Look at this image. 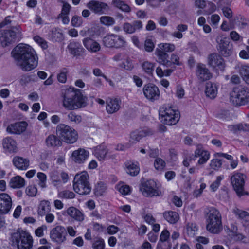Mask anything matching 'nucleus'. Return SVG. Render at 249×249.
I'll return each instance as SVG.
<instances>
[{"label": "nucleus", "instance_id": "nucleus-55", "mask_svg": "<svg viewBox=\"0 0 249 249\" xmlns=\"http://www.w3.org/2000/svg\"><path fill=\"white\" fill-rule=\"evenodd\" d=\"M92 248L94 249H104L105 242L104 240L102 238L97 239L93 243Z\"/></svg>", "mask_w": 249, "mask_h": 249}, {"label": "nucleus", "instance_id": "nucleus-41", "mask_svg": "<svg viewBox=\"0 0 249 249\" xmlns=\"http://www.w3.org/2000/svg\"><path fill=\"white\" fill-rule=\"evenodd\" d=\"M159 49L166 53H171L175 50L176 46L173 43H161L158 45Z\"/></svg>", "mask_w": 249, "mask_h": 249}, {"label": "nucleus", "instance_id": "nucleus-59", "mask_svg": "<svg viewBox=\"0 0 249 249\" xmlns=\"http://www.w3.org/2000/svg\"><path fill=\"white\" fill-rule=\"evenodd\" d=\"M37 192L36 188L33 185L28 186L26 189V193L29 196H34Z\"/></svg>", "mask_w": 249, "mask_h": 249}, {"label": "nucleus", "instance_id": "nucleus-42", "mask_svg": "<svg viewBox=\"0 0 249 249\" xmlns=\"http://www.w3.org/2000/svg\"><path fill=\"white\" fill-rule=\"evenodd\" d=\"M46 143L48 147H54L60 145V142L55 136L51 135L47 138Z\"/></svg>", "mask_w": 249, "mask_h": 249}, {"label": "nucleus", "instance_id": "nucleus-46", "mask_svg": "<svg viewBox=\"0 0 249 249\" xmlns=\"http://www.w3.org/2000/svg\"><path fill=\"white\" fill-rule=\"evenodd\" d=\"M58 196L62 199H72L75 196V194L69 190H64L58 193Z\"/></svg>", "mask_w": 249, "mask_h": 249}, {"label": "nucleus", "instance_id": "nucleus-49", "mask_svg": "<svg viewBox=\"0 0 249 249\" xmlns=\"http://www.w3.org/2000/svg\"><path fill=\"white\" fill-rule=\"evenodd\" d=\"M197 231V228L194 223H188L186 226L187 234L190 236H194Z\"/></svg>", "mask_w": 249, "mask_h": 249}, {"label": "nucleus", "instance_id": "nucleus-52", "mask_svg": "<svg viewBox=\"0 0 249 249\" xmlns=\"http://www.w3.org/2000/svg\"><path fill=\"white\" fill-rule=\"evenodd\" d=\"M223 176H219L216 177V180L210 185V188L213 192H215L218 188L221 180L223 179Z\"/></svg>", "mask_w": 249, "mask_h": 249}, {"label": "nucleus", "instance_id": "nucleus-23", "mask_svg": "<svg viewBox=\"0 0 249 249\" xmlns=\"http://www.w3.org/2000/svg\"><path fill=\"white\" fill-rule=\"evenodd\" d=\"M89 152L84 148H79L72 153V160L77 163H84L89 156Z\"/></svg>", "mask_w": 249, "mask_h": 249}, {"label": "nucleus", "instance_id": "nucleus-25", "mask_svg": "<svg viewBox=\"0 0 249 249\" xmlns=\"http://www.w3.org/2000/svg\"><path fill=\"white\" fill-rule=\"evenodd\" d=\"M106 103L107 112L108 114H113L119 110L122 102L119 98H108Z\"/></svg>", "mask_w": 249, "mask_h": 249}, {"label": "nucleus", "instance_id": "nucleus-61", "mask_svg": "<svg viewBox=\"0 0 249 249\" xmlns=\"http://www.w3.org/2000/svg\"><path fill=\"white\" fill-rule=\"evenodd\" d=\"M71 8V6L68 3L64 2L61 13L59 15H68Z\"/></svg>", "mask_w": 249, "mask_h": 249}, {"label": "nucleus", "instance_id": "nucleus-17", "mask_svg": "<svg viewBox=\"0 0 249 249\" xmlns=\"http://www.w3.org/2000/svg\"><path fill=\"white\" fill-rule=\"evenodd\" d=\"M12 200L9 195L5 193L0 194V214L9 213L12 207Z\"/></svg>", "mask_w": 249, "mask_h": 249}, {"label": "nucleus", "instance_id": "nucleus-6", "mask_svg": "<svg viewBox=\"0 0 249 249\" xmlns=\"http://www.w3.org/2000/svg\"><path fill=\"white\" fill-rule=\"evenodd\" d=\"M56 134L58 138L67 143H74L78 138L76 131L64 124H60L57 126Z\"/></svg>", "mask_w": 249, "mask_h": 249}, {"label": "nucleus", "instance_id": "nucleus-9", "mask_svg": "<svg viewBox=\"0 0 249 249\" xmlns=\"http://www.w3.org/2000/svg\"><path fill=\"white\" fill-rule=\"evenodd\" d=\"M103 43L107 47L124 49L127 46L125 38L122 36L114 34L107 35L103 38Z\"/></svg>", "mask_w": 249, "mask_h": 249}, {"label": "nucleus", "instance_id": "nucleus-63", "mask_svg": "<svg viewBox=\"0 0 249 249\" xmlns=\"http://www.w3.org/2000/svg\"><path fill=\"white\" fill-rule=\"evenodd\" d=\"M171 242H162L159 241L157 244L156 249H171Z\"/></svg>", "mask_w": 249, "mask_h": 249}, {"label": "nucleus", "instance_id": "nucleus-22", "mask_svg": "<svg viewBox=\"0 0 249 249\" xmlns=\"http://www.w3.org/2000/svg\"><path fill=\"white\" fill-rule=\"evenodd\" d=\"M142 27V23L140 20H134L131 23L125 22L123 26L124 31L129 34L141 31Z\"/></svg>", "mask_w": 249, "mask_h": 249}, {"label": "nucleus", "instance_id": "nucleus-37", "mask_svg": "<svg viewBox=\"0 0 249 249\" xmlns=\"http://www.w3.org/2000/svg\"><path fill=\"white\" fill-rule=\"evenodd\" d=\"M141 66L142 71L149 76L153 75L154 68L155 67V63L148 61H144L143 62Z\"/></svg>", "mask_w": 249, "mask_h": 249}, {"label": "nucleus", "instance_id": "nucleus-33", "mask_svg": "<svg viewBox=\"0 0 249 249\" xmlns=\"http://www.w3.org/2000/svg\"><path fill=\"white\" fill-rule=\"evenodd\" d=\"M163 215L164 219L170 224L176 223L179 219V214L174 211H165Z\"/></svg>", "mask_w": 249, "mask_h": 249}, {"label": "nucleus", "instance_id": "nucleus-48", "mask_svg": "<svg viewBox=\"0 0 249 249\" xmlns=\"http://www.w3.org/2000/svg\"><path fill=\"white\" fill-rule=\"evenodd\" d=\"M68 120L70 122H73L75 124H78L82 121V117L80 115L76 114L74 112H70L67 115Z\"/></svg>", "mask_w": 249, "mask_h": 249}, {"label": "nucleus", "instance_id": "nucleus-34", "mask_svg": "<svg viewBox=\"0 0 249 249\" xmlns=\"http://www.w3.org/2000/svg\"><path fill=\"white\" fill-rule=\"evenodd\" d=\"M25 185L24 179L19 176H16L11 178L9 186L14 189L21 188Z\"/></svg>", "mask_w": 249, "mask_h": 249}, {"label": "nucleus", "instance_id": "nucleus-24", "mask_svg": "<svg viewBox=\"0 0 249 249\" xmlns=\"http://www.w3.org/2000/svg\"><path fill=\"white\" fill-rule=\"evenodd\" d=\"M196 74L198 79L201 81L208 80L212 76L206 66L201 63L198 64L196 66Z\"/></svg>", "mask_w": 249, "mask_h": 249}, {"label": "nucleus", "instance_id": "nucleus-16", "mask_svg": "<svg viewBox=\"0 0 249 249\" xmlns=\"http://www.w3.org/2000/svg\"><path fill=\"white\" fill-rule=\"evenodd\" d=\"M87 7L95 14L99 15L106 14L109 9L107 3L94 0L88 3Z\"/></svg>", "mask_w": 249, "mask_h": 249}, {"label": "nucleus", "instance_id": "nucleus-30", "mask_svg": "<svg viewBox=\"0 0 249 249\" xmlns=\"http://www.w3.org/2000/svg\"><path fill=\"white\" fill-rule=\"evenodd\" d=\"M2 145L4 149L9 152L16 151L17 146L16 142L11 137H7L3 139Z\"/></svg>", "mask_w": 249, "mask_h": 249}, {"label": "nucleus", "instance_id": "nucleus-35", "mask_svg": "<svg viewBox=\"0 0 249 249\" xmlns=\"http://www.w3.org/2000/svg\"><path fill=\"white\" fill-rule=\"evenodd\" d=\"M68 47L71 53L74 55H79L83 50V48L81 44L79 42L76 41L71 42Z\"/></svg>", "mask_w": 249, "mask_h": 249}, {"label": "nucleus", "instance_id": "nucleus-50", "mask_svg": "<svg viewBox=\"0 0 249 249\" xmlns=\"http://www.w3.org/2000/svg\"><path fill=\"white\" fill-rule=\"evenodd\" d=\"M170 234L167 229L163 230L160 236L159 241L162 242H171L170 238Z\"/></svg>", "mask_w": 249, "mask_h": 249}, {"label": "nucleus", "instance_id": "nucleus-15", "mask_svg": "<svg viewBox=\"0 0 249 249\" xmlns=\"http://www.w3.org/2000/svg\"><path fill=\"white\" fill-rule=\"evenodd\" d=\"M143 92L146 98L152 102L157 100L160 97L159 89L153 84L145 85L143 88Z\"/></svg>", "mask_w": 249, "mask_h": 249}, {"label": "nucleus", "instance_id": "nucleus-57", "mask_svg": "<svg viewBox=\"0 0 249 249\" xmlns=\"http://www.w3.org/2000/svg\"><path fill=\"white\" fill-rule=\"evenodd\" d=\"M34 40L43 49L48 47L47 42L42 37L38 36H36L34 37Z\"/></svg>", "mask_w": 249, "mask_h": 249}, {"label": "nucleus", "instance_id": "nucleus-12", "mask_svg": "<svg viewBox=\"0 0 249 249\" xmlns=\"http://www.w3.org/2000/svg\"><path fill=\"white\" fill-rule=\"evenodd\" d=\"M245 175L240 173L234 174L231 177V181L236 194L239 196L244 195H248V193L244 191L245 184Z\"/></svg>", "mask_w": 249, "mask_h": 249}, {"label": "nucleus", "instance_id": "nucleus-44", "mask_svg": "<svg viewBox=\"0 0 249 249\" xmlns=\"http://www.w3.org/2000/svg\"><path fill=\"white\" fill-rule=\"evenodd\" d=\"M101 23L106 26H111L115 23V20L113 17L108 16H103L100 18Z\"/></svg>", "mask_w": 249, "mask_h": 249}, {"label": "nucleus", "instance_id": "nucleus-2", "mask_svg": "<svg viewBox=\"0 0 249 249\" xmlns=\"http://www.w3.org/2000/svg\"><path fill=\"white\" fill-rule=\"evenodd\" d=\"M87 97L80 90H67L63 96L62 106L67 110H73L85 107L87 105Z\"/></svg>", "mask_w": 249, "mask_h": 249}, {"label": "nucleus", "instance_id": "nucleus-36", "mask_svg": "<svg viewBox=\"0 0 249 249\" xmlns=\"http://www.w3.org/2000/svg\"><path fill=\"white\" fill-rule=\"evenodd\" d=\"M51 211L50 202L47 200L41 201L39 205L38 213L40 216H44Z\"/></svg>", "mask_w": 249, "mask_h": 249}, {"label": "nucleus", "instance_id": "nucleus-14", "mask_svg": "<svg viewBox=\"0 0 249 249\" xmlns=\"http://www.w3.org/2000/svg\"><path fill=\"white\" fill-rule=\"evenodd\" d=\"M216 41L218 44V50L222 55L228 57L232 54V45L230 44L227 38L218 36L216 38Z\"/></svg>", "mask_w": 249, "mask_h": 249}, {"label": "nucleus", "instance_id": "nucleus-45", "mask_svg": "<svg viewBox=\"0 0 249 249\" xmlns=\"http://www.w3.org/2000/svg\"><path fill=\"white\" fill-rule=\"evenodd\" d=\"M69 70L67 68H61L57 75L58 81L61 83H65L67 81V76Z\"/></svg>", "mask_w": 249, "mask_h": 249}, {"label": "nucleus", "instance_id": "nucleus-43", "mask_svg": "<svg viewBox=\"0 0 249 249\" xmlns=\"http://www.w3.org/2000/svg\"><path fill=\"white\" fill-rule=\"evenodd\" d=\"M113 4L122 11L129 12L131 10L130 7L127 4L120 0H113Z\"/></svg>", "mask_w": 249, "mask_h": 249}, {"label": "nucleus", "instance_id": "nucleus-64", "mask_svg": "<svg viewBox=\"0 0 249 249\" xmlns=\"http://www.w3.org/2000/svg\"><path fill=\"white\" fill-rule=\"evenodd\" d=\"M170 62H171V65L172 64H175L178 66H180L182 63L179 61V57L176 53H172L170 57Z\"/></svg>", "mask_w": 249, "mask_h": 249}, {"label": "nucleus", "instance_id": "nucleus-28", "mask_svg": "<svg viewBox=\"0 0 249 249\" xmlns=\"http://www.w3.org/2000/svg\"><path fill=\"white\" fill-rule=\"evenodd\" d=\"M67 214L71 218L77 221H82L84 219V214L74 207H70L64 212L63 215Z\"/></svg>", "mask_w": 249, "mask_h": 249}, {"label": "nucleus", "instance_id": "nucleus-11", "mask_svg": "<svg viewBox=\"0 0 249 249\" xmlns=\"http://www.w3.org/2000/svg\"><path fill=\"white\" fill-rule=\"evenodd\" d=\"M67 232L65 227L57 225L51 230L50 238L51 241L58 245H61L67 241Z\"/></svg>", "mask_w": 249, "mask_h": 249}, {"label": "nucleus", "instance_id": "nucleus-51", "mask_svg": "<svg viewBox=\"0 0 249 249\" xmlns=\"http://www.w3.org/2000/svg\"><path fill=\"white\" fill-rule=\"evenodd\" d=\"M232 212L238 218L243 219L249 216L248 212L241 210L237 207L234 208Z\"/></svg>", "mask_w": 249, "mask_h": 249}, {"label": "nucleus", "instance_id": "nucleus-8", "mask_svg": "<svg viewBox=\"0 0 249 249\" xmlns=\"http://www.w3.org/2000/svg\"><path fill=\"white\" fill-rule=\"evenodd\" d=\"M231 101L237 106L244 105L249 102V89L245 86H238L233 88L231 93Z\"/></svg>", "mask_w": 249, "mask_h": 249}, {"label": "nucleus", "instance_id": "nucleus-31", "mask_svg": "<svg viewBox=\"0 0 249 249\" xmlns=\"http://www.w3.org/2000/svg\"><path fill=\"white\" fill-rule=\"evenodd\" d=\"M13 162L15 166L20 170H26L29 166V160L20 157H14Z\"/></svg>", "mask_w": 249, "mask_h": 249}, {"label": "nucleus", "instance_id": "nucleus-62", "mask_svg": "<svg viewBox=\"0 0 249 249\" xmlns=\"http://www.w3.org/2000/svg\"><path fill=\"white\" fill-rule=\"evenodd\" d=\"M71 25L74 27H79L82 23L81 18L77 16H74L71 19Z\"/></svg>", "mask_w": 249, "mask_h": 249}, {"label": "nucleus", "instance_id": "nucleus-21", "mask_svg": "<svg viewBox=\"0 0 249 249\" xmlns=\"http://www.w3.org/2000/svg\"><path fill=\"white\" fill-rule=\"evenodd\" d=\"M154 132L148 128H145L140 131L132 132L130 136V142L135 143L138 142L142 137L153 135Z\"/></svg>", "mask_w": 249, "mask_h": 249}, {"label": "nucleus", "instance_id": "nucleus-3", "mask_svg": "<svg viewBox=\"0 0 249 249\" xmlns=\"http://www.w3.org/2000/svg\"><path fill=\"white\" fill-rule=\"evenodd\" d=\"M207 231L214 234L220 232L222 229V217L220 212L216 208L208 207L205 211Z\"/></svg>", "mask_w": 249, "mask_h": 249}, {"label": "nucleus", "instance_id": "nucleus-10", "mask_svg": "<svg viewBox=\"0 0 249 249\" xmlns=\"http://www.w3.org/2000/svg\"><path fill=\"white\" fill-rule=\"evenodd\" d=\"M20 33L21 30L18 25L13 27L11 30H4L0 36L1 45L6 46L15 42L17 38L20 36Z\"/></svg>", "mask_w": 249, "mask_h": 249}, {"label": "nucleus", "instance_id": "nucleus-5", "mask_svg": "<svg viewBox=\"0 0 249 249\" xmlns=\"http://www.w3.org/2000/svg\"><path fill=\"white\" fill-rule=\"evenodd\" d=\"M89 179V175L86 171L77 174L74 177L73 183L74 191L81 195L89 194L91 190V187Z\"/></svg>", "mask_w": 249, "mask_h": 249}, {"label": "nucleus", "instance_id": "nucleus-26", "mask_svg": "<svg viewBox=\"0 0 249 249\" xmlns=\"http://www.w3.org/2000/svg\"><path fill=\"white\" fill-rule=\"evenodd\" d=\"M199 157L197 164L202 165L205 164L210 157L209 151L205 150L201 147L198 146L194 152V158Z\"/></svg>", "mask_w": 249, "mask_h": 249}, {"label": "nucleus", "instance_id": "nucleus-58", "mask_svg": "<svg viewBox=\"0 0 249 249\" xmlns=\"http://www.w3.org/2000/svg\"><path fill=\"white\" fill-rule=\"evenodd\" d=\"M225 229L228 233H236L238 231L237 223L233 222L230 224L229 226H226Z\"/></svg>", "mask_w": 249, "mask_h": 249}, {"label": "nucleus", "instance_id": "nucleus-7", "mask_svg": "<svg viewBox=\"0 0 249 249\" xmlns=\"http://www.w3.org/2000/svg\"><path fill=\"white\" fill-rule=\"evenodd\" d=\"M161 121L169 125L176 124L179 119V112L172 107L164 106L159 110Z\"/></svg>", "mask_w": 249, "mask_h": 249}, {"label": "nucleus", "instance_id": "nucleus-38", "mask_svg": "<svg viewBox=\"0 0 249 249\" xmlns=\"http://www.w3.org/2000/svg\"><path fill=\"white\" fill-rule=\"evenodd\" d=\"M239 71L245 82L249 85V66L245 65L241 66Z\"/></svg>", "mask_w": 249, "mask_h": 249}, {"label": "nucleus", "instance_id": "nucleus-39", "mask_svg": "<svg viewBox=\"0 0 249 249\" xmlns=\"http://www.w3.org/2000/svg\"><path fill=\"white\" fill-rule=\"evenodd\" d=\"M127 168L126 172L131 176H136L139 173V167L137 164L129 162L126 164Z\"/></svg>", "mask_w": 249, "mask_h": 249}, {"label": "nucleus", "instance_id": "nucleus-29", "mask_svg": "<svg viewBox=\"0 0 249 249\" xmlns=\"http://www.w3.org/2000/svg\"><path fill=\"white\" fill-rule=\"evenodd\" d=\"M155 54L157 56V62L163 65L166 67L171 66V62L168 60L169 55L164 51L157 48Z\"/></svg>", "mask_w": 249, "mask_h": 249}, {"label": "nucleus", "instance_id": "nucleus-13", "mask_svg": "<svg viewBox=\"0 0 249 249\" xmlns=\"http://www.w3.org/2000/svg\"><path fill=\"white\" fill-rule=\"evenodd\" d=\"M140 190L145 196H159L160 192L157 189L156 182L149 180L142 183Z\"/></svg>", "mask_w": 249, "mask_h": 249}, {"label": "nucleus", "instance_id": "nucleus-53", "mask_svg": "<svg viewBox=\"0 0 249 249\" xmlns=\"http://www.w3.org/2000/svg\"><path fill=\"white\" fill-rule=\"evenodd\" d=\"M37 177L39 180V185L42 188L46 187V183L47 180L46 175L42 172H38L37 174Z\"/></svg>", "mask_w": 249, "mask_h": 249}, {"label": "nucleus", "instance_id": "nucleus-27", "mask_svg": "<svg viewBox=\"0 0 249 249\" xmlns=\"http://www.w3.org/2000/svg\"><path fill=\"white\" fill-rule=\"evenodd\" d=\"M83 43L84 47L92 53H96L101 49L100 44L90 37H86L83 39Z\"/></svg>", "mask_w": 249, "mask_h": 249}, {"label": "nucleus", "instance_id": "nucleus-40", "mask_svg": "<svg viewBox=\"0 0 249 249\" xmlns=\"http://www.w3.org/2000/svg\"><path fill=\"white\" fill-rule=\"evenodd\" d=\"M36 81V77L34 75L23 74L19 80V83L22 86H25L31 82Z\"/></svg>", "mask_w": 249, "mask_h": 249}, {"label": "nucleus", "instance_id": "nucleus-60", "mask_svg": "<svg viewBox=\"0 0 249 249\" xmlns=\"http://www.w3.org/2000/svg\"><path fill=\"white\" fill-rule=\"evenodd\" d=\"M145 50L148 52H151L154 48V44L150 39H147L144 42Z\"/></svg>", "mask_w": 249, "mask_h": 249}, {"label": "nucleus", "instance_id": "nucleus-20", "mask_svg": "<svg viewBox=\"0 0 249 249\" xmlns=\"http://www.w3.org/2000/svg\"><path fill=\"white\" fill-rule=\"evenodd\" d=\"M94 155L100 161L107 159H114L115 155L111 154L107 148L104 145H99L94 150Z\"/></svg>", "mask_w": 249, "mask_h": 249}, {"label": "nucleus", "instance_id": "nucleus-47", "mask_svg": "<svg viewBox=\"0 0 249 249\" xmlns=\"http://www.w3.org/2000/svg\"><path fill=\"white\" fill-rule=\"evenodd\" d=\"M154 166L156 170L162 171L166 166L165 162L160 158H156L155 160Z\"/></svg>", "mask_w": 249, "mask_h": 249}, {"label": "nucleus", "instance_id": "nucleus-1", "mask_svg": "<svg viewBox=\"0 0 249 249\" xmlns=\"http://www.w3.org/2000/svg\"><path fill=\"white\" fill-rule=\"evenodd\" d=\"M17 65L24 71H29L38 65V56L34 49L27 44H19L12 51Z\"/></svg>", "mask_w": 249, "mask_h": 249}, {"label": "nucleus", "instance_id": "nucleus-32", "mask_svg": "<svg viewBox=\"0 0 249 249\" xmlns=\"http://www.w3.org/2000/svg\"><path fill=\"white\" fill-rule=\"evenodd\" d=\"M205 94L211 99L215 98L217 94V87L216 84L212 82L207 83L206 85Z\"/></svg>", "mask_w": 249, "mask_h": 249}, {"label": "nucleus", "instance_id": "nucleus-56", "mask_svg": "<svg viewBox=\"0 0 249 249\" xmlns=\"http://www.w3.org/2000/svg\"><path fill=\"white\" fill-rule=\"evenodd\" d=\"M121 67L126 70H131L133 68V65L130 59L126 57L121 64Z\"/></svg>", "mask_w": 249, "mask_h": 249}, {"label": "nucleus", "instance_id": "nucleus-54", "mask_svg": "<svg viewBox=\"0 0 249 249\" xmlns=\"http://www.w3.org/2000/svg\"><path fill=\"white\" fill-rule=\"evenodd\" d=\"M211 167L215 170H218L222 165V161L218 159H214L211 160L210 164Z\"/></svg>", "mask_w": 249, "mask_h": 249}, {"label": "nucleus", "instance_id": "nucleus-18", "mask_svg": "<svg viewBox=\"0 0 249 249\" xmlns=\"http://www.w3.org/2000/svg\"><path fill=\"white\" fill-rule=\"evenodd\" d=\"M208 64L216 71H223L225 67L223 59L216 53H212L209 55Z\"/></svg>", "mask_w": 249, "mask_h": 249}, {"label": "nucleus", "instance_id": "nucleus-19", "mask_svg": "<svg viewBox=\"0 0 249 249\" xmlns=\"http://www.w3.org/2000/svg\"><path fill=\"white\" fill-rule=\"evenodd\" d=\"M27 125V123L24 121L16 122L8 125L6 131L10 134L20 135L26 130Z\"/></svg>", "mask_w": 249, "mask_h": 249}, {"label": "nucleus", "instance_id": "nucleus-4", "mask_svg": "<svg viewBox=\"0 0 249 249\" xmlns=\"http://www.w3.org/2000/svg\"><path fill=\"white\" fill-rule=\"evenodd\" d=\"M11 241L17 245L18 249H31L33 247V240L31 234L22 230L18 229L13 233Z\"/></svg>", "mask_w": 249, "mask_h": 249}]
</instances>
